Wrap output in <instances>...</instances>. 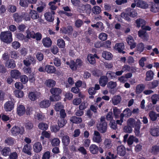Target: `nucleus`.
<instances>
[{"label":"nucleus","mask_w":159,"mask_h":159,"mask_svg":"<svg viewBox=\"0 0 159 159\" xmlns=\"http://www.w3.org/2000/svg\"><path fill=\"white\" fill-rule=\"evenodd\" d=\"M150 134L153 136L157 137L159 136V126L151 127L150 129Z\"/></svg>","instance_id":"f8f14e48"},{"label":"nucleus","mask_w":159,"mask_h":159,"mask_svg":"<svg viewBox=\"0 0 159 159\" xmlns=\"http://www.w3.org/2000/svg\"><path fill=\"white\" fill-rule=\"evenodd\" d=\"M60 128L58 125L55 124L51 126L50 129L52 132L56 133L59 130Z\"/></svg>","instance_id":"de8ad7c7"},{"label":"nucleus","mask_w":159,"mask_h":159,"mask_svg":"<svg viewBox=\"0 0 159 159\" xmlns=\"http://www.w3.org/2000/svg\"><path fill=\"white\" fill-rule=\"evenodd\" d=\"M89 150L90 152L93 154H97L98 153V147L94 144H92L90 146Z\"/></svg>","instance_id":"b1692460"},{"label":"nucleus","mask_w":159,"mask_h":159,"mask_svg":"<svg viewBox=\"0 0 159 159\" xmlns=\"http://www.w3.org/2000/svg\"><path fill=\"white\" fill-rule=\"evenodd\" d=\"M51 103V102L50 101L44 99L40 102L39 106L42 108H46L50 106Z\"/></svg>","instance_id":"4be33fe9"},{"label":"nucleus","mask_w":159,"mask_h":159,"mask_svg":"<svg viewBox=\"0 0 159 159\" xmlns=\"http://www.w3.org/2000/svg\"><path fill=\"white\" fill-rule=\"evenodd\" d=\"M52 41L49 37H46L43 38L42 43L43 45L46 48H49L52 44Z\"/></svg>","instance_id":"2eb2a0df"},{"label":"nucleus","mask_w":159,"mask_h":159,"mask_svg":"<svg viewBox=\"0 0 159 159\" xmlns=\"http://www.w3.org/2000/svg\"><path fill=\"white\" fill-rule=\"evenodd\" d=\"M26 33L27 34L26 37L28 39H30V38L34 39L35 33L34 31H30L29 29H28L26 30Z\"/></svg>","instance_id":"58836bf2"},{"label":"nucleus","mask_w":159,"mask_h":159,"mask_svg":"<svg viewBox=\"0 0 159 159\" xmlns=\"http://www.w3.org/2000/svg\"><path fill=\"white\" fill-rule=\"evenodd\" d=\"M125 46L124 43H116L115 44L114 48L116 50L118 51H122L121 49H124Z\"/></svg>","instance_id":"e433bc0d"},{"label":"nucleus","mask_w":159,"mask_h":159,"mask_svg":"<svg viewBox=\"0 0 159 159\" xmlns=\"http://www.w3.org/2000/svg\"><path fill=\"white\" fill-rule=\"evenodd\" d=\"M13 18L14 21L17 23L21 22L23 18V12L14 13L13 14Z\"/></svg>","instance_id":"1a4fd4ad"},{"label":"nucleus","mask_w":159,"mask_h":159,"mask_svg":"<svg viewBox=\"0 0 159 159\" xmlns=\"http://www.w3.org/2000/svg\"><path fill=\"white\" fill-rule=\"evenodd\" d=\"M15 139L11 137L7 138L5 140L4 143L7 145L12 146L14 144Z\"/></svg>","instance_id":"f704fd0d"},{"label":"nucleus","mask_w":159,"mask_h":159,"mask_svg":"<svg viewBox=\"0 0 159 159\" xmlns=\"http://www.w3.org/2000/svg\"><path fill=\"white\" fill-rule=\"evenodd\" d=\"M118 154L120 156H124L126 153L125 148L123 145L119 146L117 149Z\"/></svg>","instance_id":"6ab92c4d"},{"label":"nucleus","mask_w":159,"mask_h":159,"mask_svg":"<svg viewBox=\"0 0 159 159\" xmlns=\"http://www.w3.org/2000/svg\"><path fill=\"white\" fill-rule=\"evenodd\" d=\"M135 23L136 24V27L139 28L140 27H141V26L143 25H146V22L144 20L139 18L135 20Z\"/></svg>","instance_id":"5701e85b"},{"label":"nucleus","mask_w":159,"mask_h":159,"mask_svg":"<svg viewBox=\"0 0 159 159\" xmlns=\"http://www.w3.org/2000/svg\"><path fill=\"white\" fill-rule=\"evenodd\" d=\"M126 41L131 48H134L136 47V43L134 42V39L132 36H129L126 39Z\"/></svg>","instance_id":"412c9836"},{"label":"nucleus","mask_w":159,"mask_h":159,"mask_svg":"<svg viewBox=\"0 0 159 159\" xmlns=\"http://www.w3.org/2000/svg\"><path fill=\"white\" fill-rule=\"evenodd\" d=\"M70 121L74 123H78L82 122V119L81 117H78L75 116H73L70 119Z\"/></svg>","instance_id":"c03bdc74"},{"label":"nucleus","mask_w":159,"mask_h":159,"mask_svg":"<svg viewBox=\"0 0 159 159\" xmlns=\"http://www.w3.org/2000/svg\"><path fill=\"white\" fill-rule=\"evenodd\" d=\"M10 54L11 57V58L14 59H16L19 57V54L16 51H11L10 53Z\"/></svg>","instance_id":"338daca9"},{"label":"nucleus","mask_w":159,"mask_h":159,"mask_svg":"<svg viewBox=\"0 0 159 159\" xmlns=\"http://www.w3.org/2000/svg\"><path fill=\"white\" fill-rule=\"evenodd\" d=\"M105 76H106L108 80L109 79L110 80L116 77L115 72L111 71H107L106 73V75H105Z\"/></svg>","instance_id":"37998d69"},{"label":"nucleus","mask_w":159,"mask_h":159,"mask_svg":"<svg viewBox=\"0 0 159 159\" xmlns=\"http://www.w3.org/2000/svg\"><path fill=\"white\" fill-rule=\"evenodd\" d=\"M123 131L126 133L130 134L132 131V128L131 126L129 125L125 126L123 129Z\"/></svg>","instance_id":"052dcab7"},{"label":"nucleus","mask_w":159,"mask_h":159,"mask_svg":"<svg viewBox=\"0 0 159 159\" xmlns=\"http://www.w3.org/2000/svg\"><path fill=\"white\" fill-rule=\"evenodd\" d=\"M19 5L21 7L26 8L28 6V0H20Z\"/></svg>","instance_id":"6e6d98bb"},{"label":"nucleus","mask_w":159,"mask_h":159,"mask_svg":"<svg viewBox=\"0 0 159 159\" xmlns=\"http://www.w3.org/2000/svg\"><path fill=\"white\" fill-rule=\"evenodd\" d=\"M50 92L52 95L50 97V99L52 102L58 101L61 99L60 95L62 92V90L59 88H53L50 90Z\"/></svg>","instance_id":"f257e3e1"},{"label":"nucleus","mask_w":159,"mask_h":159,"mask_svg":"<svg viewBox=\"0 0 159 159\" xmlns=\"http://www.w3.org/2000/svg\"><path fill=\"white\" fill-rule=\"evenodd\" d=\"M150 152L153 155L159 154V146L157 145L152 146L150 149Z\"/></svg>","instance_id":"473e14b6"},{"label":"nucleus","mask_w":159,"mask_h":159,"mask_svg":"<svg viewBox=\"0 0 159 159\" xmlns=\"http://www.w3.org/2000/svg\"><path fill=\"white\" fill-rule=\"evenodd\" d=\"M57 42V45L59 48H64L65 47V42L62 39H58Z\"/></svg>","instance_id":"5fc2aeb1"},{"label":"nucleus","mask_w":159,"mask_h":159,"mask_svg":"<svg viewBox=\"0 0 159 159\" xmlns=\"http://www.w3.org/2000/svg\"><path fill=\"white\" fill-rule=\"evenodd\" d=\"M113 112L115 118L116 119L118 118L119 115L121 112L120 109L117 108L116 107H114L113 109Z\"/></svg>","instance_id":"864d4df0"},{"label":"nucleus","mask_w":159,"mask_h":159,"mask_svg":"<svg viewBox=\"0 0 159 159\" xmlns=\"http://www.w3.org/2000/svg\"><path fill=\"white\" fill-rule=\"evenodd\" d=\"M128 13L130 16L133 18L136 17L137 15V12L134 9H131L129 11Z\"/></svg>","instance_id":"680f3d73"},{"label":"nucleus","mask_w":159,"mask_h":159,"mask_svg":"<svg viewBox=\"0 0 159 159\" xmlns=\"http://www.w3.org/2000/svg\"><path fill=\"white\" fill-rule=\"evenodd\" d=\"M136 47L137 51L139 52L140 53L142 52L144 50V46L143 43L140 42L139 43Z\"/></svg>","instance_id":"ea45409f"},{"label":"nucleus","mask_w":159,"mask_h":159,"mask_svg":"<svg viewBox=\"0 0 159 159\" xmlns=\"http://www.w3.org/2000/svg\"><path fill=\"white\" fill-rule=\"evenodd\" d=\"M25 112V107L22 105H20L17 106L16 110V113L19 116L23 115Z\"/></svg>","instance_id":"f3484780"},{"label":"nucleus","mask_w":159,"mask_h":159,"mask_svg":"<svg viewBox=\"0 0 159 159\" xmlns=\"http://www.w3.org/2000/svg\"><path fill=\"white\" fill-rule=\"evenodd\" d=\"M0 39L2 41L5 43H11L13 40L11 32L9 30L2 32L0 34Z\"/></svg>","instance_id":"f03ea898"},{"label":"nucleus","mask_w":159,"mask_h":159,"mask_svg":"<svg viewBox=\"0 0 159 159\" xmlns=\"http://www.w3.org/2000/svg\"><path fill=\"white\" fill-rule=\"evenodd\" d=\"M14 100L13 98L11 99V100H9L6 102L4 104V108L6 111H11L12 110L14 107Z\"/></svg>","instance_id":"39448f33"},{"label":"nucleus","mask_w":159,"mask_h":159,"mask_svg":"<svg viewBox=\"0 0 159 159\" xmlns=\"http://www.w3.org/2000/svg\"><path fill=\"white\" fill-rule=\"evenodd\" d=\"M5 64L7 67L11 69H13L16 66L15 61L12 59H10L6 61Z\"/></svg>","instance_id":"cd10ccee"},{"label":"nucleus","mask_w":159,"mask_h":159,"mask_svg":"<svg viewBox=\"0 0 159 159\" xmlns=\"http://www.w3.org/2000/svg\"><path fill=\"white\" fill-rule=\"evenodd\" d=\"M31 150L32 147L31 145L30 144H26L24 146L22 151L25 153L30 155L31 154Z\"/></svg>","instance_id":"aec40b11"},{"label":"nucleus","mask_w":159,"mask_h":159,"mask_svg":"<svg viewBox=\"0 0 159 159\" xmlns=\"http://www.w3.org/2000/svg\"><path fill=\"white\" fill-rule=\"evenodd\" d=\"M48 124L44 122H40L39 123L38 127L41 130L45 131L48 128Z\"/></svg>","instance_id":"79ce46f5"},{"label":"nucleus","mask_w":159,"mask_h":159,"mask_svg":"<svg viewBox=\"0 0 159 159\" xmlns=\"http://www.w3.org/2000/svg\"><path fill=\"white\" fill-rule=\"evenodd\" d=\"M30 14L31 17L33 19H36L39 18V16L38 12L35 10H31Z\"/></svg>","instance_id":"4c0bfd02"},{"label":"nucleus","mask_w":159,"mask_h":159,"mask_svg":"<svg viewBox=\"0 0 159 159\" xmlns=\"http://www.w3.org/2000/svg\"><path fill=\"white\" fill-rule=\"evenodd\" d=\"M104 144L106 148H111L112 146L111 141L108 139H106L105 140L104 142Z\"/></svg>","instance_id":"e2e57ef3"},{"label":"nucleus","mask_w":159,"mask_h":159,"mask_svg":"<svg viewBox=\"0 0 159 159\" xmlns=\"http://www.w3.org/2000/svg\"><path fill=\"white\" fill-rule=\"evenodd\" d=\"M148 116L150 118V122H153L156 121L157 118V114L153 111H151L148 113Z\"/></svg>","instance_id":"bb28decb"},{"label":"nucleus","mask_w":159,"mask_h":159,"mask_svg":"<svg viewBox=\"0 0 159 159\" xmlns=\"http://www.w3.org/2000/svg\"><path fill=\"white\" fill-rule=\"evenodd\" d=\"M101 11L100 7L98 6H95L93 8L92 11L94 14H98L100 13Z\"/></svg>","instance_id":"603ef678"},{"label":"nucleus","mask_w":159,"mask_h":159,"mask_svg":"<svg viewBox=\"0 0 159 159\" xmlns=\"http://www.w3.org/2000/svg\"><path fill=\"white\" fill-rule=\"evenodd\" d=\"M137 5L139 7L143 9L147 8L148 7V5L146 2L142 0H139Z\"/></svg>","instance_id":"c9c22d12"},{"label":"nucleus","mask_w":159,"mask_h":159,"mask_svg":"<svg viewBox=\"0 0 159 159\" xmlns=\"http://www.w3.org/2000/svg\"><path fill=\"white\" fill-rule=\"evenodd\" d=\"M83 62L80 59H77L75 61L73 60H70V68L72 71L77 70V68L80 67L82 65Z\"/></svg>","instance_id":"7ed1b4c3"},{"label":"nucleus","mask_w":159,"mask_h":159,"mask_svg":"<svg viewBox=\"0 0 159 159\" xmlns=\"http://www.w3.org/2000/svg\"><path fill=\"white\" fill-rule=\"evenodd\" d=\"M102 57L106 60H111L112 59L113 56L110 52L104 51L102 53Z\"/></svg>","instance_id":"7c9ffc66"},{"label":"nucleus","mask_w":159,"mask_h":159,"mask_svg":"<svg viewBox=\"0 0 159 159\" xmlns=\"http://www.w3.org/2000/svg\"><path fill=\"white\" fill-rule=\"evenodd\" d=\"M154 72L151 70L147 71L146 73V77L145 78V80L146 81L152 80L154 78Z\"/></svg>","instance_id":"dca6fc26"},{"label":"nucleus","mask_w":159,"mask_h":159,"mask_svg":"<svg viewBox=\"0 0 159 159\" xmlns=\"http://www.w3.org/2000/svg\"><path fill=\"white\" fill-rule=\"evenodd\" d=\"M145 88V85L143 84H140L137 85L136 87L135 92L137 94L141 93Z\"/></svg>","instance_id":"c756f323"},{"label":"nucleus","mask_w":159,"mask_h":159,"mask_svg":"<svg viewBox=\"0 0 159 159\" xmlns=\"http://www.w3.org/2000/svg\"><path fill=\"white\" fill-rule=\"evenodd\" d=\"M67 123V121L65 119L60 118L58 119L57 124L61 128L64 126Z\"/></svg>","instance_id":"49530a36"},{"label":"nucleus","mask_w":159,"mask_h":159,"mask_svg":"<svg viewBox=\"0 0 159 159\" xmlns=\"http://www.w3.org/2000/svg\"><path fill=\"white\" fill-rule=\"evenodd\" d=\"M20 78L21 83L24 84L26 83L28 81V78L25 75H21Z\"/></svg>","instance_id":"13d9d810"},{"label":"nucleus","mask_w":159,"mask_h":159,"mask_svg":"<svg viewBox=\"0 0 159 159\" xmlns=\"http://www.w3.org/2000/svg\"><path fill=\"white\" fill-rule=\"evenodd\" d=\"M23 63L26 66H30L31 64H35L36 63V60L33 57L29 56L25 59L24 60Z\"/></svg>","instance_id":"0eeeda50"},{"label":"nucleus","mask_w":159,"mask_h":159,"mask_svg":"<svg viewBox=\"0 0 159 159\" xmlns=\"http://www.w3.org/2000/svg\"><path fill=\"white\" fill-rule=\"evenodd\" d=\"M36 56L37 59L39 61H42L44 58L43 54L40 52H38L36 55Z\"/></svg>","instance_id":"774afa93"},{"label":"nucleus","mask_w":159,"mask_h":159,"mask_svg":"<svg viewBox=\"0 0 159 159\" xmlns=\"http://www.w3.org/2000/svg\"><path fill=\"white\" fill-rule=\"evenodd\" d=\"M25 127L27 130H31L33 127V124L31 121H29L25 123Z\"/></svg>","instance_id":"0e129e2a"},{"label":"nucleus","mask_w":159,"mask_h":159,"mask_svg":"<svg viewBox=\"0 0 159 159\" xmlns=\"http://www.w3.org/2000/svg\"><path fill=\"white\" fill-rule=\"evenodd\" d=\"M33 148L35 152L38 153L42 150V146L40 143L37 142L34 144Z\"/></svg>","instance_id":"393cba45"},{"label":"nucleus","mask_w":159,"mask_h":159,"mask_svg":"<svg viewBox=\"0 0 159 159\" xmlns=\"http://www.w3.org/2000/svg\"><path fill=\"white\" fill-rule=\"evenodd\" d=\"M108 80L106 76L103 75L101 76L99 79V84L101 86L104 87L107 84Z\"/></svg>","instance_id":"a211bd4d"},{"label":"nucleus","mask_w":159,"mask_h":159,"mask_svg":"<svg viewBox=\"0 0 159 159\" xmlns=\"http://www.w3.org/2000/svg\"><path fill=\"white\" fill-rule=\"evenodd\" d=\"M62 142L64 145L65 146L66 149H68V148H66L70 143V139L69 136L68 135H65L62 138Z\"/></svg>","instance_id":"c85d7f7f"},{"label":"nucleus","mask_w":159,"mask_h":159,"mask_svg":"<svg viewBox=\"0 0 159 159\" xmlns=\"http://www.w3.org/2000/svg\"><path fill=\"white\" fill-rule=\"evenodd\" d=\"M44 115L42 113H38L35 116V118L39 121H41L43 120L44 118Z\"/></svg>","instance_id":"4d7b16f0"},{"label":"nucleus","mask_w":159,"mask_h":159,"mask_svg":"<svg viewBox=\"0 0 159 159\" xmlns=\"http://www.w3.org/2000/svg\"><path fill=\"white\" fill-rule=\"evenodd\" d=\"M123 112L125 116L126 117H129L132 114V111L128 108H127L124 110Z\"/></svg>","instance_id":"69168bd1"},{"label":"nucleus","mask_w":159,"mask_h":159,"mask_svg":"<svg viewBox=\"0 0 159 159\" xmlns=\"http://www.w3.org/2000/svg\"><path fill=\"white\" fill-rule=\"evenodd\" d=\"M11 152V149L7 147H5L2 150V154L4 156H7L9 155Z\"/></svg>","instance_id":"a19ab883"},{"label":"nucleus","mask_w":159,"mask_h":159,"mask_svg":"<svg viewBox=\"0 0 159 159\" xmlns=\"http://www.w3.org/2000/svg\"><path fill=\"white\" fill-rule=\"evenodd\" d=\"M121 100V98L119 95H117L114 97L112 98V102L114 105H116L119 103Z\"/></svg>","instance_id":"09e8293b"},{"label":"nucleus","mask_w":159,"mask_h":159,"mask_svg":"<svg viewBox=\"0 0 159 159\" xmlns=\"http://www.w3.org/2000/svg\"><path fill=\"white\" fill-rule=\"evenodd\" d=\"M40 93L37 92L31 91L28 94V98L32 101H35L39 97Z\"/></svg>","instance_id":"9b49d317"},{"label":"nucleus","mask_w":159,"mask_h":159,"mask_svg":"<svg viewBox=\"0 0 159 159\" xmlns=\"http://www.w3.org/2000/svg\"><path fill=\"white\" fill-rule=\"evenodd\" d=\"M14 93L15 96L18 98H21L24 95L23 92L20 90H15Z\"/></svg>","instance_id":"8fccbe9b"},{"label":"nucleus","mask_w":159,"mask_h":159,"mask_svg":"<svg viewBox=\"0 0 159 159\" xmlns=\"http://www.w3.org/2000/svg\"><path fill=\"white\" fill-rule=\"evenodd\" d=\"M117 83L116 82L110 81L108 82L107 84V87L111 89H112L115 88L117 86Z\"/></svg>","instance_id":"3c124183"},{"label":"nucleus","mask_w":159,"mask_h":159,"mask_svg":"<svg viewBox=\"0 0 159 159\" xmlns=\"http://www.w3.org/2000/svg\"><path fill=\"white\" fill-rule=\"evenodd\" d=\"M10 75L11 77L15 79L20 78L21 75V73L17 70H12L11 71Z\"/></svg>","instance_id":"ddd939ff"},{"label":"nucleus","mask_w":159,"mask_h":159,"mask_svg":"<svg viewBox=\"0 0 159 159\" xmlns=\"http://www.w3.org/2000/svg\"><path fill=\"white\" fill-rule=\"evenodd\" d=\"M45 85L48 87H53L56 84V82L52 79L47 80L45 83Z\"/></svg>","instance_id":"72a5a7b5"},{"label":"nucleus","mask_w":159,"mask_h":159,"mask_svg":"<svg viewBox=\"0 0 159 159\" xmlns=\"http://www.w3.org/2000/svg\"><path fill=\"white\" fill-rule=\"evenodd\" d=\"M55 12L54 11H51V12H46L44 14V17L46 20L49 22H53L54 20V15Z\"/></svg>","instance_id":"6e6552de"},{"label":"nucleus","mask_w":159,"mask_h":159,"mask_svg":"<svg viewBox=\"0 0 159 159\" xmlns=\"http://www.w3.org/2000/svg\"><path fill=\"white\" fill-rule=\"evenodd\" d=\"M152 102L153 104H156L158 99H159V95L157 94H154L152 95L151 97Z\"/></svg>","instance_id":"bf43d9fd"},{"label":"nucleus","mask_w":159,"mask_h":159,"mask_svg":"<svg viewBox=\"0 0 159 159\" xmlns=\"http://www.w3.org/2000/svg\"><path fill=\"white\" fill-rule=\"evenodd\" d=\"M45 70L48 73H54L56 71V68L53 66L48 65L45 66Z\"/></svg>","instance_id":"a878e982"},{"label":"nucleus","mask_w":159,"mask_h":159,"mask_svg":"<svg viewBox=\"0 0 159 159\" xmlns=\"http://www.w3.org/2000/svg\"><path fill=\"white\" fill-rule=\"evenodd\" d=\"M159 83V81L157 80H154L152 82H149L147 85L150 89H153L158 86Z\"/></svg>","instance_id":"2f4dec72"},{"label":"nucleus","mask_w":159,"mask_h":159,"mask_svg":"<svg viewBox=\"0 0 159 159\" xmlns=\"http://www.w3.org/2000/svg\"><path fill=\"white\" fill-rule=\"evenodd\" d=\"M51 142L52 147H57L59 145L60 141L57 138H54L52 140Z\"/></svg>","instance_id":"a18cd8bd"},{"label":"nucleus","mask_w":159,"mask_h":159,"mask_svg":"<svg viewBox=\"0 0 159 159\" xmlns=\"http://www.w3.org/2000/svg\"><path fill=\"white\" fill-rule=\"evenodd\" d=\"M107 123H99L97 125L98 130L101 133H105L107 131Z\"/></svg>","instance_id":"9d476101"},{"label":"nucleus","mask_w":159,"mask_h":159,"mask_svg":"<svg viewBox=\"0 0 159 159\" xmlns=\"http://www.w3.org/2000/svg\"><path fill=\"white\" fill-rule=\"evenodd\" d=\"M25 131L23 127L21 128L15 125L11 129V132L13 136H16L20 134H23Z\"/></svg>","instance_id":"20e7f679"},{"label":"nucleus","mask_w":159,"mask_h":159,"mask_svg":"<svg viewBox=\"0 0 159 159\" xmlns=\"http://www.w3.org/2000/svg\"><path fill=\"white\" fill-rule=\"evenodd\" d=\"M78 9L80 13H86L89 14L91 11V6L89 4L85 5L82 4L79 6Z\"/></svg>","instance_id":"423d86ee"},{"label":"nucleus","mask_w":159,"mask_h":159,"mask_svg":"<svg viewBox=\"0 0 159 159\" xmlns=\"http://www.w3.org/2000/svg\"><path fill=\"white\" fill-rule=\"evenodd\" d=\"M138 34L139 37L143 40H148V33L145 31H144L142 29L138 31Z\"/></svg>","instance_id":"4468645a"}]
</instances>
